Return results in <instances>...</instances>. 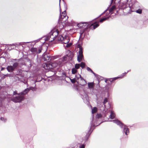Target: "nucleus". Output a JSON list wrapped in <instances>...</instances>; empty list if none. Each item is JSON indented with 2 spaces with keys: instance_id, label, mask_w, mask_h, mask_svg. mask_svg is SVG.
Here are the masks:
<instances>
[{
  "instance_id": "3",
  "label": "nucleus",
  "mask_w": 148,
  "mask_h": 148,
  "mask_svg": "<svg viewBox=\"0 0 148 148\" xmlns=\"http://www.w3.org/2000/svg\"><path fill=\"white\" fill-rule=\"evenodd\" d=\"M44 46H40L37 47H32L30 49V51L33 53H39L42 50V48Z\"/></svg>"
},
{
  "instance_id": "38",
  "label": "nucleus",
  "mask_w": 148,
  "mask_h": 148,
  "mask_svg": "<svg viewBox=\"0 0 148 148\" xmlns=\"http://www.w3.org/2000/svg\"><path fill=\"white\" fill-rule=\"evenodd\" d=\"M2 117H1V120L2 119Z\"/></svg>"
},
{
  "instance_id": "15",
  "label": "nucleus",
  "mask_w": 148,
  "mask_h": 148,
  "mask_svg": "<svg viewBox=\"0 0 148 148\" xmlns=\"http://www.w3.org/2000/svg\"><path fill=\"white\" fill-rule=\"evenodd\" d=\"M29 88H27L24 91L21 92V95H25L26 94L29 92Z\"/></svg>"
},
{
  "instance_id": "19",
  "label": "nucleus",
  "mask_w": 148,
  "mask_h": 148,
  "mask_svg": "<svg viewBox=\"0 0 148 148\" xmlns=\"http://www.w3.org/2000/svg\"><path fill=\"white\" fill-rule=\"evenodd\" d=\"M58 23L59 24V27L60 29H62L64 27L65 24H64V23H61L59 22L58 21Z\"/></svg>"
},
{
  "instance_id": "21",
  "label": "nucleus",
  "mask_w": 148,
  "mask_h": 148,
  "mask_svg": "<svg viewBox=\"0 0 148 148\" xmlns=\"http://www.w3.org/2000/svg\"><path fill=\"white\" fill-rule=\"evenodd\" d=\"M124 131L126 135H127V133H129V130L128 128L124 127Z\"/></svg>"
},
{
  "instance_id": "27",
  "label": "nucleus",
  "mask_w": 148,
  "mask_h": 148,
  "mask_svg": "<svg viewBox=\"0 0 148 148\" xmlns=\"http://www.w3.org/2000/svg\"><path fill=\"white\" fill-rule=\"evenodd\" d=\"M102 117V115L101 114H97L96 117V118L99 119L101 118Z\"/></svg>"
},
{
  "instance_id": "23",
  "label": "nucleus",
  "mask_w": 148,
  "mask_h": 148,
  "mask_svg": "<svg viewBox=\"0 0 148 148\" xmlns=\"http://www.w3.org/2000/svg\"><path fill=\"white\" fill-rule=\"evenodd\" d=\"M109 18V17H108L107 18H102L101 19H100V20L99 21V22L100 23H102L103 21H105L107 20Z\"/></svg>"
},
{
  "instance_id": "14",
  "label": "nucleus",
  "mask_w": 148,
  "mask_h": 148,
  "mask_svg": "<svg viewBox=\"0 0 148 148\" xmlns=\"http://www.w3.org/2000/svg\"><path fill=\"white\" fill-rule=\"evenodd\" d=\"M84 56L83 54H79L77 56V60L79 62H80L82 60Z\"/></svg>"
},
{
  "instance_id": "28",
  "label": "nucleus",
  "mask_w": 148,
  "mask_h": 148,
  "mask_svg": "<svg viewBox=\"0 0 148 148\" xmlns=\"http://www.w3.org/2000/svg\"><path fill=\"white\" fill-rule=\"evenodd\" d=\"M87 69L88 71H90L91 72L93 73L94 74H95V73L89 67H87Z\"/></svg>"
},
{
  "instance_id": "12",
  "label": "nucleus",
  "mask_w": 148,
  "mask_h": 148,
  "mask_svg": "<svg viewBox=\"0 0 148 148\" xmlns=\"http://www.w3.org/2000/svg\"><path fill=\"white\" fill-rule=\"evenodd\" d=\"M77 47L79 48V51L78 52L79 54H83V49L80 44H78Z\"/></svg>"
},
{
  "instance_id": "8",
  "label": "nucleus",
  "mask_w": 148,
  "mask_h": 148,
  "mask_svg": "<svg viewBox=\"0 0 148 148\" xmlns=\"http://www.w3.org/2000/svg\"><path fill=\"white\" fill-rule=\"evenodd\" d=\"M78 77H77V79L78 80L79 78L80 79L79 81V84L82 86H84L86 85V80L82 78L80 75H78Z\"/></svg>"
},
{
  "instance_id": "20",
  "label": "nucleus",
  "mask_w": 148,
  "mask_h": 148,
  "mask_svg": "<svg viewBox=\"0 0 148 148\" xmlns=\"http://www.w3.org/2000/svg\"><path fill=\"white\" fill-rule=\"evenodd\" d=\"M97 111V108L96 107H94L92 109V114H94L96 113Z\"/></svg>"
},
{
  "instance_id": "25",
  "label": "nucleus",
  "mask_w": 148,
  "mask_h": 148,
  "mask_svg": "<svg viewBox=\"0 0 148 148\" xmlns=\"http://www.w3.org/2000/svg\"><path fill=\"white\" fill-rule=\"evenodd\" d=\"M77 72V69L75 68H73L72 69V72L73 74H75Z\"/></svg>"
},
{
  "instance_id": "33",
  "label": "nucleus",
  "mask_w": 148,
  "mask_h": 148,
  "mask_svg": "<svg viewBox=\"0 0 148 148\" xmlns=\"http://www.w3.org/2000/svg\"><path fill=\"white\" fill-rule=\"evenodd\" d=\"M72 44L71 43H69V44H68L66 45V47H70L71 45Z\"/></svg>"
},
{
  "instance_id": "32",
  "label": "nucleus",
  "mask_w": 148,
  "mask_h": 148,
  "mask_svg": "<svg viewBox=\"0 0 148 148\" xmlns=\"http://www.w3.org/2000/svg\"><path fill=\"white\" fill-rule=\"evenodd\" d=\"M21 95V93L18 94L16 91H14L13 92V95Z\"/></svg>"
},
{
  "instance_id": "29",
  "label": "nucleus",
  "mask_w": 148,
  "mask_h": 148,
  "mask_svg": "<svg viewBox=\"0 0 148 148\" xmlns=\"http://www.w3.org/2000/svg\"><path fill=\"white\" fill-rule=\"evenodd\" d=\"M136 12L137 13L140 14L142 13V10L140 9H139L136 10Z\"/></svg>"
},
{
  "instance_id": "35",
  "label": "nucleus",
  "mask_w": 148,
  "mask_h": 148,
  "mask_svg": "<svg viewBox=\"0 0 148 148\" xmlns=\"http://www.w3.org/2000/svg\"><path fill=\"white\" fill-rule=\"evenodd\" d=\"M5 69V68L2 67L1 69V71H3V70H4Z\"/></svg>"
},
{
  "instance_id": "17",
  "label": "nucleus",
  "mask_w": 148,
  "mask_h": 148,
  "mask_svg": "<svg viewBox=\"0 0 148 148\" xmlns=\"http://www.w3.org/2000/svg\"><path fill=\"white\" fill-rule=\"evenodd\" d=\"M115 116V115L114 112L112 111H111V112L109 116L110 118L111 119H113L114 118Z\"/></svg>"
},
{
  "instance_id": "9",
  "label": "nucleus",
  "mask_w": 148,
  "mask_h": 148,
  "mask_svg": "<svg viewBox=\"0 0 148 148\" xmlns=\"http://www.w3.org/2000/svg\"><path fill=\"white\" fill-rule=\"evenodd\" d=\"M99 26V22H95L90 25H88V27L91 29H95Z\"/></svg>"
},
{
  "instance_id": "2",
  "label": "nucleus",
  "mask_w": 148,
  "mask_h": 148,
  "mask_svg": "<svg viewBox=\"0 0 148 148\" xmlns=\"http://www.w3.org/2000/svg\"><path fill=\"white\" fill-rule=\"evenodd\" d=\"M59 31L57 30L53 32H51L48 36V38L49 41L52 42L55 40L56 39L57 36H58Z\"/></svg>"
},
{
  "instance_id": "26",
  "label": "nucleus",
  "mask_w": 148,
  "mask_h": 148,
  "mask_svg": "<svg viewBox=\"0 0 148 148\" xmlns=\"http://www.w3.org/2000/svg\"><path fill=\"white\" fill-rule=\"evenodd\" d=\"M80 66V64H76L75 65V68L76 69H78L79 68Z\"/></svg>"
},
{
  "instance_id": "16",
  "label": "nucleus",
  "mask_w": 148,
  "mask_h": 148,
  "mask_svg": "<svg viewBox=\"0 0 148 148\" xmlns=\"http://www.w3.org/2000/svg\"><path fill=\"white\" fill-rule=\"evenodd\" d=\"M56 40L59 41H62L64 40V38L62 36H57Z\"/></svg>"
},
{
  "instance_id": "1",
  "label": "nucleus",
  "mask_w": 148,
  "mask_h": 148,
  "mask_svg": "<svg viewBox=\"0 0 148 148\" xmlns=\"http://www.w3.org/2000/svg\"><path fill=\"white\" fill-rule=\"evenodd\" d=\"M68 17L66 16V11L63 12L60 14V16L59 19V22L62 23H64V24H66L67 23V21Z\"/></svg>"
},
{
  "instance_id": "24",
  "label": "nucleus",
  "mask_w": 148,
  "mask_h": 148,
  "mask_svg": "<svg viewBox=\"0 0 148 148\" xmlns=\"http://www.w3.org/2000/svg\"><path fill=\"white\" fill-rule=\"evenodd\" d=\"M80 66L82 68V69L84 68L85 66V64L84 62H82L80 64Z\"/></svg>"
},
{
  "instance_id": "30",
  "label": "nucleus",
  "mask_w": 148,
  "mask_h": 148,
  "mask_svg": "<svg viewBox=\"0 0 148 148\" xmlns=\"http://www.w3.org/2000/svg\"><path fill=\"white\" fill-rule=\"evenodd\" d=\"M108 102V99L106 98L103 101V103L104 105Z\"/></svg>"
},
{
  "instance_id": "10",
  "label": "nucleus",
  "mask_w": 148,
  "mask_h": 148,
  "mask_svg": "<svg viewBox=\"0 0 148 148\" xmlns=\"http://www.w3.org/2000/svg\"><path fill=\"white\" fill-rule=\"evenodd\" d=\"M45 60L47 62H49L52 59H54V57H51V56L47 54H45L43 56Z\"/></svg>"
},
{
  "instance_id": "4",
  "label": "nucleus",
  "mask_w": 148,
  "mask_h": 148,
  "mask_svg": "<svg viewBox=\"0 0 148 148\" xmlns=\"http://www.w3.org/2000/svg\"><path fill=\"white\" fill-rule=\"evenodd\" d=\"M18 66V63L17 62L14 63L13 66H8L7 67V69L10 72H12L14 69Z\"/></svg>"
},
{
  "instance_id": "34",
  "label": "nucleus",
  "mask_w": 148,
  "mask_h": 148,
  "mask_svg": "<svg viewBox=\"0 0 148 148\" xmlns=\"http://www.w3.org/2000/svg\"><path fill=\"white\" fill-rule=\"evenodd\" d=\"M85 145L83 144L80 147V148H85Z\"/></svg>"
},
{
  "instance_id": "11",
  "label": "nucleus",
  "mask_w": 148,
  "mask_h": 148,
  "mask_svg": "<svg viewBox=\"0 0 148 148\" xmlns=\"http://www.w3.org/2000/svg\"><path fill=\"white\" fill-rule=\"evenodd\" d=\"M43 67L46 69H51L52 68L53 66L50 63H45L43 64Z\"/></svg>"
},
{
  "instance_id": "18",
  "label": "nucleus",
  "mask_w": 148,
  "mask_h": 148,
  "mask_svg": "<svg viewBox=\"0 0 148 148\" xmlns=\"http://www.w3.org/2000/svg\"><path fill=\"white\" fill-rule=\"evenodd\" d=\"M88 85L89 88L91 89L94 87V83L93 82L88 83Z\"/></svg>"
},
{
  "instance_id": "37",
  "label": "nucleus",
  "mask_w": 148,
  "mask_h": 148,
  "mask_svg": "<svg viewBox=\"0 0 148 148\" xmlns=\"http://www.w3.org/2000/svg\"><path fill=\"white\" fill-rule=\"evenodd\" d=\"M114 0H112V2Z\"/></svg>"
},
{
  "instance_id": "31",
  "label": "nucleus",
  "mask_w": 148,
  "mask_h": 148,
  "mask_svg": "<svg viewBox=\"0 0 148 148\" xmlns=\"http://www.w3.org/2000/svg\"><path fill=\"white\" fill-rule=\"evenodd\" d=\"M71 81L72 83H75L76 82V80H75V79H71Z\"/></svg>"
},
{
  "instance_id": "7",
  "label": "nucleus",
  "mask_w": 148,
  "mask_h": 148,
  "mask_svg": "<svg viewBox=\"0 0 148 148\" xmlns=\"http://www.w3.org/2000/svg\"><path fill=\"white\" fill-rule=\"evenodd\" d=\"M84 24H85L86 25H87V27H86L82 31L80 32V33L81 34H82L84 32L85 30L87 29L88 27V23H80L77 24V26L80 28H83L84 27Z\"/></svg>"
},
{
  "instance_id": "5",
  "label": "nucleus",
  "mask_w": 148,
  "mask_h": 148,
  "mask_svg": "<svg viewBox=\"0 0 148 148\" xmlns=\"http://www.w3.org/2000/svg\"><path fill=\"white\" fill-rule=\"evenodd\" d=\"M125 75V74L124 73L123 74V75H121L120 77H118L113 78H111L107 79H106L105 80V82L106 83H107L109 84H111L112 82H113V81L117 79L123 78Z\"/></svg>"
},
{
  "instance_id": "6",
  "label": "nucleus",
  "mask_w": 148,
  "mask_h": 148,
  "mask_svg": "<svg viewBox=\"0 0 148 148\" xmlns=\"http://www.w3.org/2000/svg\"><path fill=\"white\" fill-rule=\"evenodd\" d=\"M24 97L23 96H21V95L16 97H13L11 99V100L15 102H20L24 99Z\"/></svg>"
},
{
  "instance_id": "13",
  "label": "nucleus",
  "mask_w": 148,
  "mask_h": 148,
  "mask_svg": "<svg viewBox=\"0 0 148 148\" xmlns=\"http://www.w3.org/2000/svg\"><path fill=\"white\" fill-rule=\"evenodd\" d=\"M113 122L117 124L118 125H119L121 127H122L123 125V124L122 123H121L120 121L116 120H113Z\"/></svg>"
},
{
  "instance_id": "22",
  "label": "nucleus",
  "mask_w": 148,
  "mask_h": 148,
  "mask_svg": "<svg viewBox=\"0 0 148 148\" xmlns=\"http://www.w3.org/2000/svg\"><path fill=\"white\" fill-rule=\"evenodd\" d=\"M116 8V6L115 5L112 6L109 10L110 12H112Z\"/></svg>"
},
{
  "instance_id": "36",
  "label": "nucleus",
  "mask_w": 148,
  "mask_h": 148,
  "mask_svg": "<svg viewBox=\"0 0 148 148\" xmlns=\"http://www.w3.org/2000/svg\"><path fill=\"white\" fill-rule=\"evenodd\" d=\"M69 42V41H67V42H64V43H65V44H66L67 43H68V42Z\"/></svg>"
}]
</instances>
